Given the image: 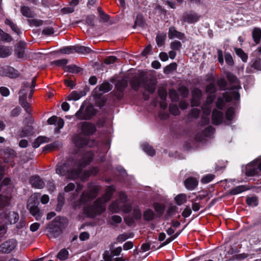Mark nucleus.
I'll list each match as a JSON object with an SVG mask.
<instances>
[{"mask_svg":"<svg viewBox=\"0 0 261 261\" xmlns=\"http://www.w3.org/2000/svg\"><path fill=\"white\" fill-rule=\"evenodd\" d=\"M93 157V153L91 152H88L82 157L81 161H72L57 165L56 173L60 176H65L68 179H74L80 178L81 180L84 181L90 176L96 174L98 171V169L94 167L90 171L82 172V169L90 163Z\"/></svg>","mask_w":261,"mask_h":261,"instance_id":"obj_1","label":"nucleus"},{"mask_svg":"<svg viewBox=\"0 0 261 261\" xmlns=\"http://www.w3.org/2000/svg\"><path fill=\"white\" fill-rule=\"evenodd\" d=\"M115 188L111 186L107 189L103 196L97 199L91 207H84V213L89 217L93 218L102 213L106 208V203L110 199Z\"/></svg>","mask_w":261,"mask_h":261,"instance_id":"obj_2","label":"nucleus"},{"mask_svg":"<svg viewBox=\"0 0 261 261\" xmlns=\"http://www.w3.org/2000/svg\"><path fill=\"white\" fill-rule=\"evenodd\" d=\"M119 197L120 200L113 202L109 207V210L112 213H118L122 211L125 213H128L131 208L126 202V195L124 192H120Z\"/></svg>","mask_w":261,"mask_h":261,"instance_id":"obj_3","label":"nucleus"},{"mask_svg":"<svg viewBox=\"0 0 261 261\" xmlns=\"http://www.w3.org/2000/svg\"><path fill=\"white\" fill-rule=\"evenodd\" d=\"M130 85L135 90H137L142 86L149 93H153L155 89V83L153 81L145 82L142 75L134 77L130 81Z\"/></svg>","mask_w":261,"mask_h":261,"instance_id":"obj_4","label":"nucleus"},{"mask_svg":"<svg viewBox=\"0 0 261 261\" xmlns=\"http://www.w3.org/2000/svg\"><path fill=\"white\" fill-rule=\"evenodd\" d=\"M36 81V78L34 77L32 83V86L30 87L29 83H27L24 84L23 87L19 92V103L20 105L26 110L28 113L31 112L30 105L26 101L27 98V92L29 89H31L30 93L29 96V98L32 97L34 92V88L35 87V82Z\"/></svg>","mask_w":261,"mask_h":261,"instance_id":"obj_5","label":"nucleus"},{"mask_svg":"<svg viewBox=\"0 0 261 261\" xmlns=\"http://www.w3.org/2000/svg\"><path fill=\"white\" fill-rule=\"evenodd\" d=\"M100 189V187L99 185L90 184L88 185L87 192L83 193L81 197L80 202L82 204H88L89 201L96 197Z\"/></svg>","mask_w":261,"mask_h":261,"instance_id":"obj_6","label":"nucleus"},{"mask_svg":"<svg viewBox=\"0 0 261 261\" xmlns=\"http://www.w3.org/2000/svg\"><path fill=\"white\" fill-rule=\"evenodd\" d=\"M216 91L215 85L211 83L206 87V92L208 94L206 99V104L202 107V110L205 115H208L211 113V108L210 105L213 102L215 98V93Z\"/></svg>","mask_w":261,"mask_h":261,"instance_id":"obj_7","label":"nucleus"},{"mask_svg":"<svg viewBox=\"0 0 261 261\" xmlns=\"http://www.w3.org/2000/svg\"><path fill=\"white\" fill-rule=\"evenodd\" d=\"M228 102L233 100L237 101L240 99V94L238 92H226L223 96V98L220 97L218 98L216 105L217 107L219 109H222L224 106V101Z\"/></svg>","mask_w":261,"mask_h":261,"instance_id":"obj_8","label":"nucleus"},{"mask_svg":"<svg viewBox=\"0 0 261 261\" xmlns=\"http://www.w3.org/2000/svg\"><path fill=\"white\" fill-rule=\"evenodd\" d=\"M2 222L7 224H13L16 223L19 220V217L18 213L13 211H5L0 215Z\"/></svg>","mask_w":261,"mask_h":261,"instance_id":"obj_9","label":"nucleus"},{"mask_svg":"<svg viewBox=\"0 0 261 261\" xmlns=\"http://www.w3.org/2000/svg\"><path fill=\"white\" fill-rule=\"evenodd\" d=\"M246 174L248 176L261 175V158L249 164L247 166Z\"/></svg>","mask_w":261,"mask_h":261,"instance_id":"obj_10","label":"nucleus"},{"mask_svg":"<svg viewBox=\"0 0 261 261\" xmlns=\"http://www.w3.org/2000/svg\"><path fill=\"white\" fill-rule=\"evenodd\" d=\"M59 218H56L48 225V232L49 238H56L61 233L60 226L59 224Z\"/></svg>","mask_w":261,"mask_h":261,"instance_id":"obj_11","label":"nucleus"},{"mask_svg":"<svg viewBox=\"0 0 261 261\" xmlns=\"http://www.w3.org/2000/svg\"><path fill=\"white\" fill-rule=\"evenodd\" d=\"M73 142L77 148H82L86 145L92 147V145L90 144L91 141H88L87 138L82 135H75L73 138Z\"/></svg>","mask_w":261,"mask_h":261,"instance_id":"obj_12","label":"nucleus"},{"mask_svg":"<svg viewBox=\"0 0 261 261\" xmlns=\"http://www.w3.org/2000/svg\"><path fill=\"white\" fill-rule=\"evenodd\" d=\"M16 246V242L14 240H9L3 243L0 246V251L8 253L12 251Z\"/></svg>","mask_w":261,"mask_h":261,"instance_id":"obj_13","label":"nucleus"},{"mask_svg":"<svg viewBox=\"0 0 261 261\" xmlns=\"http://www.w3.org/2000/svg\"><path fill=\"white\" fill-rule=\"evenodd\" d=\"M200 17V15L195 12H187L183 15V21L188 23H193L198 21Z\"/></svg>","mask_w":261,"mask_h":261,"instance_id":"obj_14","label":"nucleus"},{"mask_svg":"<svg viewBox=\"0 0 261 261\" xmlns=\"http://www.w3.org/2000/svg\"><path fill=\"white\" fill-rule=\"evenodd\" d=\"M226 76L228 81L231 84H233L231 86V90L230 92H238L237 90L241 89V87L237 77L230 73H227Z\"/></svg>","mask_w":261,"mask_h":261,"instance_id":"obj_15","label":"nucleus"},{"mask_svg":"<svg viewBox=\"0 0 261 261\" xmlns=\"http://www.w3.org/2000/svg\"><path fill=\"white\" fill-rule=\"evenodd\" d=\"M192 98L191 105L192 107L198 106L200 103V99L202 95L201 90L197 88H194L192 92Z\"/></svg>","mask_w":261,"mask_h":261,"instance_id":"obj_16","label":"nucleus"},{"mask_svg":"<svg viewBox=\"0 0 261 261\" xmlns=\"http://www.w3.org/2000/svg\"><path fill=\"white\" fill-rule=\"evenodd\" d=\"M33 127L31 125H27L22 129L18 130L16 134L17 138H23L32 134Z\"/></svg>","mask_w":261,"mask_h":261,"instance_id":"obj_17","label":"nucleus"},{"mask_svg":"<svg viewBox=\"0 0 261 261\" xmlns=\"http://www.w3.org/2000/svg\"><path fill=\"white\" fill-rule=\"evenodd\" d=\"M184 34L177 31L174 27H170L168 32V37L169 39H173L177 38L182 39L184 38Z\"/></svg>","mask_w":261,"mask_h":261,"instance_id":"obj_18","label":"nucleus"},{"mask_svg":"<svg viewBox=\"0 0 261 261\" xmlns=\"http://www.w3.org/2000/svg\"><path fill=\"white\" fill-rule=\"evenodd\" d=\"M28 208L30 213L37 220H39L42 216L41 212L39 210L38 205H28Z\"/></svg>","mask_w":261,"mask_h":261,"instance_id":"obj_19","label":"nucleus"},{"mask_svg":"<svg viewBox=\"0 0 261 261\" xmlns=\"http://www.w3.org/2000/svg\"><path fill=\"white\" fill-rule=\"evenodd\" d=\"M18 72L13 67H8L3 69L2 75L8 76L10 78H15L18 76Z\"/></svg>","mask_w":261,"mask_h":261,"instance_id":"obj_20","label":"nucleus"},{"mask_svg":"<svg viewBox=\"0 0 261 261\" xmlns=\"http://www.w3.org/2000/svg\"><path fill=\"white\" fill-rule=\"evenodd\" d=\"M82 130L86 135H91L95 132V127L92 124L84 122L82 125Z\"/></svg>","mask_w":261,"mask_h":261,"instance_id":"obj_21","label":"nucleus"},{"mask_svg":"<svg viewBox=\"0 0 261 261\" xmlns=\"http://www.w3.org/2000/svg\"><path fill=\"white\" fill-rule=\"evenodd\" d=\"M30 184L32 186L37 188L42 189L44 186L43 181L39 176H33L30 179Z\"/></svg>","mask_w":261,"mask_h":261,"instance_id":"obj_22","label":"nucleus"},{"mask_svg":"<svg viewBox=\"0 0 261 261\" xmlns=\"http://www.w3.org/2000/svg\"><path fill=\"white\" fill-rule=\"evenodd\" d=\"M198 181L195 178L190 177L185 181V185L188 190H192L198 185Z\"/></svg>","mask_w":261,"mask_h":261,"instance_id":"obj_23","label":"nucleus"},{"mask_svg":"<svg viewBox=\"0 0 261 261\" xmlns=\"http://www.w3.org/2000/svg\"><path fill=\"white\" fill-rule=\"evenodd\" d=\"M223 114L222 113L217 110H214L212 114V121L214 124H219L222 120Z\"/></svg>","mask_w":261,"mask_h":261,"instance_id":"obj_24","label":"nucleus"},{"mask_svg":"<svg viewBox=\"0 0 261 261\" xmlns=\"http://www.w3.org/2000/svg\"><path fill=\"white\" fill-rule=\"evenodd\" d=\"M49 141V139L46 137H38L33 143L32 146L34 148H38L40 145L44 143H47Z\"/></svg>","mask_w":261,"mask_h":261,"instance_id":"obj_25","label":"nucleus"},{"mask_svg":"<svg viewBox=\"0 0 261 261\" xmlns=\"http://www.w3.org/2000/svg\"><path fill=\"white\" fill-rule=\"evenodd\" d=\"M40 198V194L38 193H34L32 194L29 198L28 202V205H38L39 198Z\"/></svg>","mask_w":261,"mask_h":261,"instance_id":"obj_26","label":"nucleus"},{"mask_svg":"<svg viewBox=\"0 0 261 261\" xmlns=\"http://www.w3.org/2000/svg\"><path fill=\"white\" fill-rule=\"evenodd\" d=\"M174 200L178 205L184 204L187 201V197L185 194H179L176 196Z\"/></svg>","mask_w":261,"mask_h":261,"instance_id":"obj_27","label":"nucleus"},{"mask_svg":"<svg viewBox=\"0 0 261 261\" xmlns=\"http://www.w3.org/2000/svg\"><path fill=\"white\" fill-rule=\"evenodd\" d=\"M91 51V49L89 47L80 45H75V53L85 55L90 53Z\"/></svg>","mask_w":261,"mask_h":261,"instance_id":"obj_28","label":"nucleus"},{"mask_svg":"<svg viewBox=\"0 0 261 261\" xmlns=\"http://www.w3.org/2000/svg\"><path fill=\"white\" fill-rule=\"evenodd\" d=\"M252 37L254 42L258 44L261 39V30L259 28H255L252 31Z\"/></svg>","mask_w":261,"mask_h":261,"instance_id":"obj_29","label":"nucleus"},{"mask_svg":"<svg viewBox=\"0 0 261 261\" xmlns=\"http://www.w3.org/2000/svg\"><path fill=\"white\" fill-rule=\"evenodd\" d=\"M21 13L22 14L27 17H33L34 14L32 11L31 10L30 8L28 7L23 6L21 8Z\"/></svg>","mask_w":261,"mask_h":261,"instance_id":"obj_30","label":"nucleus"},{"mask_svg":"<svg viewBox=\"0 0 261 261\" xmlns=\"http://www.w3.org/2000/svg\"><path fill=\"white\" fill-rule=\"evenodd\" d=\"M10 198L7 195H0V210L9 205Z\"/></svg>","mask_w":261,"mask_h":261,"instance_id":"obj_31","label":"nucleus"},{"mask_svg":"<svg viewBox=\"0 0 261 261\" xmlns=\"http://www.w3.org/2000/svg\"><path fill=\"white\" fill-rule=\"evenodd\" d=\"M12 53V49L6 47L0 46V57L2 58L9 56Z\"/></svg>","mask_w":261,"mask_h":261,"instance_id":"obj_32","label":"nucleus"},{"mask_svg":"<svg viewBox=\"0 0 261 261\" xmlns=\"http://www.w3.org/2000/svg\"><path fill=\"white\" fill-rule=\"evenodd\" d=\"M166 37V34L165 33L159 34L156 36V42L159 46H161L164 44Z\"/></svg>","mask_w":261,"mask_h":261,"instance_id":"obj_33","label":"nucleus"},{"mask_svg":"<svg viewBox=\"0 0 261 261\" xmlns=\"http://www.w3.org/2000/svg\"><path fill=\"white\" fill-rule=\"evenodd\" d=\"M83 94L82 92H77L76 91H72L67 97L68 100H77L80 99Z\"/></svg>","mask_w":261,"mask_h":261,"instance_id":"obj_34","label":"nucleus"},{"mask_svg":"<svg viewBox=\"0 0 261 261\" xmlns=\"http://www.w3.org/2000/svg\"><path fill=\"white\" fill-rule=\"evenodd\" d=\"M142 149L148 155L153 156L155 154V150L153 148L147 143H144L142 145Z\"/></svg>","mask_w":261,"mask_h":261,"instance_id":"obj_35","label":"nucleus"},{"mask_svg":"<svg viewBox=\"0 0 261 261\" xmlns=\"http://www.w3.org/2000/svg\"><path fill=\"white\" fill-rule=\"evenodd\" d=\"M235 52L236 54L241 58L242 60L246 62L247 61L248 59V56L247 55L244 53V51L241 48H234Z\"/></svg>","mask_w":261,"mask_h":261,"instance_id":"obj_36","label":"nucleus"},{"mask_svg":"<svg viewBox=\"0 0 261 261\" xmlns=\"http://www.w3.org/2000/svg\"><path fill=\"white\" fill-rule=\"evenodd\" d=\"M5 23L6 24L9 25L11 29L16 34H19L20 33V31L16 24H14L10 20L6 19L5 20Z\"/></svg>","mask_w":261,"mask_h":261,"instance_id":"obj_37","label":"nucleus"},{"mask_svg":"<svg viewBox=\"0 0 261 261\" xmlns=\"http://www.w3.org/2000/svg\"><path fill=\"white\" fill-rule=\"evenodd\" d=\"M112 88V85L108 83L102 84L98 88V89L102 93L109 92Z\"/></svg>","mask_w":261,"mask_h":261,"instance_id":"obj_38","label":"nucleus"},{"mask_svg":"<svg viewBox=\"0 0 261 261\" xmlns=\"http://www.w3.org/2000/svg\"><path fill=\"white\" fill-rule=\"evenodd\" d=\"M61 146V143L59 141H56L52 144H48L44 147V150H51L58 148Z\"/></svg>","mask_w":261,"mask_h":261,"instance_id":"obj_39","label":"nucleus"},{"mask_svg":"<svg viewBox=\"0 0 261 261\" xmlns=\"http://www.w3.org/2000/svg\"><path fill=\"white\" fill-rule=\"evenodd\" d=\"M61 52L63 54H70L75 53V45L63 47L61 49Z\"/></svg>","mask_w":261,"mask_h":261,"instance_id":"obj_40","label":"nucleus"},{"mask_svg":"<svg viewBox=\"0 0 261 261\" xmlns=\"http://www.w3.org/2000/svg\"><path fill=\"white\" fill-rule=\"evenodd\" d=\"M246 202L248 205L251 206H255L258 204L257 198L254 196L247 198Z\"/></svg>","mask_w":261,"mask_h":261,"instance_id":"obj_41","label":"nucleus"},{"mask_svg":"<svg viewBox=\"0 0 261 261\" xmlns=\"http://www.w3.org/2000/svg\"><path fill=\"white\" fill-rule=\"evenodd\" d=\"M247 190L246 188L243 186H238L234 189H232L230 191V193L232 195H236L239 194L243 191Z\"/></svg>","mask_w":261,"mask_h":261,"instance_id":"obj_42","label":"nucleus"},{"mask_svg":"<svg viewBox=\"0 0 261 261\" xmlns=\"http://www.w3.org/2000/svg\"><path fill=\"white\" fill-rule=\"evenodd\" d=\"M154 216L153 212L151 210H148L145 211L144 213V218L147 221L152 220Z\"/></svg>","mask_w":261,"mask_h":261,"instance_id":"obj_43","label":"nucleus"},{"mask_svg":"<svg viewBox=\"0 0 261 261\" xmlns=\"http://www.w3.org/2000/svg\"><path fill=\"white\" fill-rule=\"evenodd\" d=\"M68 256V252L66 249H62L58 253L57 257L59 259L61 260H65L66 259Z\"/></svg>","mask_w":261,"mask_h":261,"instance_id":"obj_44","label":"nucleus"},{"mask_svg":"<svg viewBox=\"0 0 261 261\" xmlns=\"http://www.w3.org/2000/svg\"><path fill=\"white\" fill-rule=\"evenodd\" d=\"M214 177H215V176L213 174H207V175L204 176L202 178L201 181L203 184H207V183L210 182V181H211L214 178Z\"/></svg>","mask_w":261,"mask_h":261,"instance_id":"obj_45","label":"nucleus"},{"mask_svg":"<svg viewBox=\"0 0 261 261\" xmlns=\"http://www.w3.org/2000/svg\"><path fill=\"white\" fill-rule=\"evenodd\" d=\"M176 67L177 65L176 63H172L169 66L166 67V68L164 69V73L166 74L169 73L170 72L176 70Z\"/></svg>","mask_w":261,"mask_h":261,"instance_id":"obj_46","label":"nucleus"},{"mask_svg":"<svg viewBox=\"0 0 261 261\" xmlns=\"http://www.w3.org/2000/svg\"><path fill=\"white\" fill-rule=\"evenodd\" d=\"M67 62L68 61L67 59H63L61 60L54 61L53 62V64L59 67H64L67 64Z\"/></svg>","mask_w":261,"mask_h":261,"instance_id":"obj_47","label":"nucleus"},{"mask_svg":"<svg viewBox=\"0 0 261 261\" xmlns=\"http://www.w3.org/2000/svg\"><path fill=\"white\" fill-rule=\"evenodd\" d=\"M67 70L71 73H78L81 71V68L76 66L75 65H72L66 67Z\"/></svg>","mask_w":261,"mask_h":261,"instance_id":"obj_48","label":"nucleus"},{"mask_svg":"<svg viewBox=\"0 0 261 261\" xmlns=\"http://www.w3.org/2000/svg\"><path fill=\"white\" fill-rule=\"evenodd\" d=\"M0 39L9 42L11 40V37L9 34L5 33L2 30H0Z\"/></svg>","mask_w":261,"mask_h":261,"instance_id":"obj_49","label":"nucleus"},{"mask_svg":"<svg viewBox=\"0 0 261 261\" xmlns=\"http://www.w3.org/2000/svg\"><path fill=\"white\" fill-rule=\"evenodd\" d=\"M75 116L77 119L84 120L86 119V116L83 112V110L81 108L80 110L75 113Z\"/></svg>","mask_w":261,"mask_h":261,"instance_id":"obj_50","label":"nucleus"},{"mask_svg":"<svg viewBox=\"0 0 261 261\" xmlns=\"http://www.w3.org/2000/svg\"><path fill=\"white\" fill-rule=\"evenodd\" d=\"M234 115V109L232 108H229L226 112V118L228 120H231Z\"/></svg>","mask_w":261,"mask_h":261,"instance_id":"obj_51","label":"nucleus"},{"mask_svg":"<svg viewBox=\"0 0 261 261\" xmlns=\"http://www.w3.org/2000/svg\"><path fill=\"white\" fill-rule=\"evenodd\" d=\"M181 46V44L180 42L178 41H174L171 42L170 44V47L173 50H178L180 49Z\"/></svg>","mask_w":261,"mask_h":261,"instance_id":"obj_52","label":"nucleus"},{"mask_svg":"<svg viewBox=\"0 0 261 261\" xmlns=\"http://www.w3.org/2000/svg\"><path fill=\"white\" fill-rule=\"evenodd\" d=\"M133 214L134 217L137 219H139L141 218V213L138 206H136L133 208Z\"/></svg>","mask_w":261,"mask_h":261,"instance_id":"obj_53","label":"nucleus"},{"mask_svg":"<svg viewBox=\"0 0 261 261\" xmlns=\"http://www.w3.org/2000/svg\"><path fill=\"white\" fill-rule=\"evenodd\" d=\"M170 113L173 115H178L179 113V110L176 105H171L169 107Z\"/></svg>","mask_w":261,"mask_h":261,"instance_id":"obj_54","label":"nucleus"},{"mask_svg":"<svg viewBox=\"0 0 261 261\" xmlns=\"http://www.w3.org/2000/svg\"><path fill=\"white\" fill-rule=\"evenodd\" d=\"M127 86V82L125 81H122L121 82H118L116 84V86L120 91H122Z\"/></svg>","mask_w":261,"mask_h":261,"instance_id":"obj_55","label":"nucleus"},{"mask_svg":"<svg viewBox=\"0 0 261 261\" xmlns=\"http://www.w3.org/2000/svg\"><path fill=\"white\" fill-rule=\"evenodd\" d=\"M225 60L226 63L228 65H230V66H231L233 65V60L232 57L230 54H226L225 55Z\"/></svg>","mask_w":261,"mask_h":261,"instance_id":"obj_56","label":"nucleus"},{"mask_svg":"<svg viewBox=\"0 0 261 261\" xmlns=\"http://www.w3.org/2000/svg\"><path fill=\"white\" fill-rule=\"evenodd\" d=\"M117 59L115 56H109L105 59L104 62L106 64H111L116 62Z\"/></svg>","mask_w":261,"mask_h":261,"instance_id":"obj_57","label":"nucleus"},{"mask_svg":"<svg viewBox=\"0 0 261 261\" xmlns=\"http://www.w3.org/2000/svg\"><path fill=\"white\" fill-rule=\"evenodd\" d=\"M42 33L46 35H50L54 33V30L51 27H47L43 30Z\"/></svg>","mask_w":261,"mask_h":261,"instance_id":"obj_58","label":"nucleus"},{"mask_svg":"<svg viewBox=\"0 0 261 261\" xmlns=\"http://www.w3.org/2000/svg\"><path fill=\"white\" fill-rule=\"evenodd\" d=\"M169 96L173 101H176L178 99L177 94L174 90H170L169 91Z\"/></svg>","mask_w":261,"mask_h":261,"instance_id":"obj_59","label":"nucleus"},{"mask_svg":"<svg viewBox=\"0 0 261 261\" xmlns=\"http://www.w3.org/2000/svg\"><path fill=\"white\" fill-rule=\"evenodd\" d=\"M253 66L254 68L258 70H261V60L258 59H256L253 64Z\"/></svg>","mask_w":261,"mask_h":261,"instance_id":"obj_60","label":"nucleus"},{"mask_svg":"<svg viewBox=\"0 0 261 261\" xmlns=\"http://www.w3.org/2000/svg\"><path fill=\"white\" fill-rule=\"evenodd\" d=\"M192 211L190 207H187L185 208L182 213V216L184 217L187 218L190 216L191 214Z\"/></svg>","mask_w":261,"mask_h":261,"instance_id":"obj_61","label":"nucleus"},{"mask_svg":"<svg viewBox=\"0 0 261 261\" xmlns=\"http://www.w3.org/2000/svg\"><path fill=\"white\" fill-rule=\"evenodd\" d=\"M89 234L87 232H82L79 236L80 239L82 241H85L89 238Z\"/></svg>","mask_w":261,"mask_h":261,"instance_id":"obj_62","label":"nucleus"},{"mask_svg":"<svg viewBox=\"0 0 261 261\" xmlns=\"http://www.w3.org/2000/svg\"><path fill=\"white\" fill-rule=\"evenodd\" d=\"M0 93L2 95L7 96L9 95L10 92L7 88L2 87L0 88Z\"/></svg>","mask_w":261,"mask_h":261,"instance_id":"obj_63","label":"nucleus"},{"mask_svg":"<svg viewBox=\"0 0 261 261\" xmlns=\"http://www.w3.org/2000/svg\"><path fill=\"white\" fill-rule=\"evenodd\" d=\"M214 133V128L212 126H209L207 127L204 132V135L206 136H210Z\"/></svg>","mask_w":261,"mask_h":261,"instance_id":"obj_64","label":"nucleus"}]
</instances>
